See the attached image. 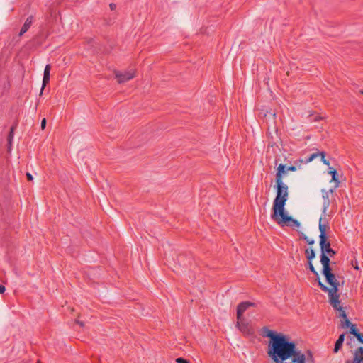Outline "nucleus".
<instances>
[{"label":"nucleus","instance_id":"b1692460","mask_svg":"<svg viewBox=\"0 0 363 363\" xmlns=\"http://www.w3.org/2000/svg\"><path fill=\"white\" fill-rule=\"evenodd\" d=\"M176 362H177V363H189V362L187 360H186L185 359H184L182 357L177 358Z\"/></svg>","mask_w":363,"mask_h":363},{"label":"nucleus","instance_id":"2f4dec72","mask_svg":"<svg viewBox=\"0 0 363 363\" xmlns=\"http://www.w3.org/2000/svg\"><path fill=\"white\" fill-rule=\"evenodd\" d=\"M361 93L363 94V91H362Z\"/></svg>","mask_w":363,"mask_h":363},{"label":"nucleus","instance_id":"f03ea898","mask_svg":"<svg viewBox=\"0 0 363 363\" xmlns=\"http://www.w3.org/2000/svg\"><path fill=\"white\" fill-rule=\"evenodd\" d=\"M323 274L325 277L326 282L331 286L328 288L323 284L320 279H318V286L321 290L325 293H328L329 298V303L333 307L339 306L340 294L339 286L340 283L336 279L335 274L332 272V269L322 272Z\"/></svg>","mask_w":363,"mask_h":363},{"label":"nucleus","instance_id":"c756f323","mask_svg":"<svg viewBox=\"0 0 363 363\" xmlns=\"http://www.w3.org/2000/svg\"><path fill=\"white\" fill-rule=\"evenodd\" d=\"M111 10H114L116 8V5L115 4H110L109 5Z\"/></svg>","mask_w":363,"mask_h":363},{"label":"nucleus","instance_id":"dca6fc26","mask_svg":"<svg viewBox=\"0 0 363 363\" xmlns=\"http://www.w3.org/2000/svg\"><path fill=\"white\" fill-rule=\"evenodd\" d=\"M284 173H286V166L283 164H280L277 167L276 173V182H283L282 178Z\"/></svg>","mask_w":363,"mask_h":363},{"label":"nucleus","instance_id":"6e6552de","mask_svg":"<svg viewBox=\"0 0 363 363\" xmlns=\"http://www.w3.org/2000/svg\"><path fill=\"white\" fill-rule=\"evenodd\" d=\"M335 310L339 311V316L342 318L341 320V325L342 328H347L350 326L351 323L349 320V319L347 317V314L345 311L343 310L342 307L341 306V301H339V306H337L336 307H333Z\"/></svg>","mask_w":363,"mask_h":363},{"label":"nucleus","instance_id":"ddd939ff","mask_svg":"<svg viewBox=\"0 0 363 363\" xmlns=\"http://www.w3.org/2000/svg\"><path fill=\"white\" fill-rule=\"evenodd\" d=\"M50 65H47L44 69L43 84H42L40 93V95L43 94V89H45L47 84H48V82L50 81Z\"/></svg>","mask_w":363,"mask_h":363},{"label":"nucleus","instance_id":"423d86ee","mask_svg":"<svg viewBox=\"0 0 363 363\" xmlns=\"http://www.w3.org/2000/svg\"><path fill=\"white\" fill-rule=\"evenodd\" d=\"M356 337L359 342L363 344V333H359ZM346 363H363V347H360L355 351L352 362L347 361Z\"/></svg>","mask_w":363,"mask_h":363},{"label":"nucleus","instance_id":"7ed1b4c3","mask_svg":"<svg viewBox=\"0 0 363 363\" xmlns=\"http://www.w3.org/2000/svg\"><path fill=\"white\" fill-rule=\"evenodd\" d=\"M277 183V195L273 202V214L272 218L278 216V213H282L284 211V206L288 199V186L284 182Z\"/></svg>","mask_w":363,"mask_h":363},{"label":"nucleus","instance_id":"4be33fe9","mask_svg":"<svg viewBox=\"0 0 363 363\" xmlns=\"http://www.w3.org/2000/svg\"><path fill=\"white\" fill-rule=\"evenodd\" d=\"M308 267L311 272H312L315 276L318 277V273L315 269L311 261H308Z\"/></svg>","mask_w":363,"mask_h":363},{"label":"nucleus","instance_id":"c85d7f7f","mask_svg":"<svg viewBox=\"0 0 363 363\" xmlns=\"http://www.w3.org/2000/svg\"><path fill=\"white\" fill-rule=\"evenodd\" d=\"M5 290H6L5 286L3 285H0V294L4 293Z\"/></svg>","mask_w":363,"mask_h":363},{"label":"nucleus","instance_id":"412c9836","mask_svg":"<svg viewBox=\"0 0 363 363\" xmlns=\"http://www.w3.org/2000/svg\"><path fill=\"white\" fill-rule=\"evenodd\" d=\"M350 333L354 335L355 337L359 333L354 325H350Z\"/></svg>","mask_w":363,"mask_h":363},{"label":"nucleus","instance_id":"39448f33","mask_svg":"<svg viewBox=\"0 0 363 363\" xmlns=\"http://www.w3.org/2000/svg\"><path fill=\"white\" fill-rule=\"evenodd\" d=\"M236 327L244 335H252L254 334L253 328L250 325V324L247 322V320L244 318H240V319H237Z\"/></svg>","mask_w":363,"mask_h":363},{"label":"nucleus","instance_id":"4468645a","mask_svg":"<svg viewBox=\"0 0 363 363\" xmlns=\"http://www.w3.org/2000/svg\"><path fill=\"white\" fill-rule=\"evenodd\" d=\"M330 257L329 255H324V253H321L320 262H321V264L323 265V271L322 272L331 269V267L330 266Z\"/></svg>","mask_w":363,"mask_h":363},{"label":"nucleus","instance_id":"f3484780","mask_svg":"<svg viewBox=\"0 0 363 363\" xmlns=\"http://www.w3.org/2000/svg\"><path fill=\"white\" fill-rule=\"evenodd\" d=\"M323 217L320 218L319 220V230L320 232V235L319 236L320 240L327 239L325 231H326V225L322 223Z\"/></svg>","mask_w":363,"mask_h":363},{"label":"nucleus","instance_id":"f257e3e1","mask_svg":"<svg viewBox=\"0 0 363 363\" xmlns=\"http://www.w3.org/2000/svg\"><path fill=\"white\" fill-rule=\"evenodd\" d=\"M263 330L266 332L264 335L270 339L267 354L274 363H306L308 359L313 358L310 351L306 355L286 335L276 333L266 327Z\"/></svg>","mask_w":363,"mask_h":363},{"label":"nucleus","instance_id":"aec40b11","mask_svg":"<svg viewBox=\"0 0 363 363\" xmlns=\"http://www.w3.org/2000/svg\"><path fill=\"white\" fill-rule=\"evenodd\" d=\"M328 173L330 174H331L332 176V181L335 182H337V183H339V181H338V179H337V171L331 167H329V171H328Z\"/></svg>","mask_w":363,"mask_h":363},{"label":"nucleus","instance_id":"f8f14e48","mask_svg":"<svg viewBox=\"0 0 363 363\" xmlns=\"http://www.w3.org/2000/svg\"><path fill=\"white\" fill-rule=\"evenodd\" d=\"M318 156H321V161L323 162V163L324 164H325L327 166L330 165L329 161L325 159V153L324 152L313 153L308 158L306 159L305 162L306 163H309V162H312Z\"/></svg>","mask_w":363,"mask_h":363},{"label":"nucleus","instance_id":"7c9ffc66","mask_svg":"<svg viewBox=\"0 0 363 363\" xmlns=\"http://www.w3.org/2000/svg\"><path fill=\"white\" fill-rule=\"evenodd\" d=\"M77 323H78L81 326H83V325H84V323H83L82 322L77 321Z\"/></svg>","mask_w":363,"mask_h":363},{"label":"nucleus","instance_id":"9b49d317","mask_svg":"<svg viewBox=\"0 0 363 363\" xmlns=\"http://www.w3.org/2000/svg\"><path fill=\"white\" fill-rule=\"evenodd\" d=\"M322 192H323V199L322 214H323V216L325 217L326 214H327V211L330 206V199H329V192L326 191L325 190H323ZM330 193L333 194V189L330 190Z\"/></svg>","mask_w":363,"mask_h":363},{"label":"nucleus","instance_id":"a878e982","mask_svg":"<svg viewBox=\"0 0 363 363\" xmlns=\"http://www.w3.org/2000/svg\"><path fill=\"white\" fill-rule=\"evenodd\" d=\"M40 126L43 130L45 128V126H46V119L45 118H43L42 120Z\"/></svg>","mask_w":363,"mask_h":363},{"label":"nucleus","instance_id":"5701e85b","mask_svg":"<svg viewBox=\"0 0 363 363\" xmlns=\"http://www.w3.org/2000/svg\"><path fill=\"white\" fill-rule=\"evenodd\" d=\"M13 127H12L11 128V130H10L9 136H8V143H9V144L10 145L11 144V141L13 140Z\"/></svg>","mask_w":363,"mask_h":363},{"label":"nucleus","instance_id":"9d476101","mask_svg":"<svg viewBox=\"0 0 363 363\" xmlns=\"http://www.w3.org/2000/svg\"><path fill=\"white\" fill-rule=\"evenodd\" d=\"M255 303L250 301L241 302L237 307L236 316L237 319H240L242 317V314L247 310L250 306H255Z\"/></svg>","mask_w":363,"mask_h":363},{"label":"nucleus","instance_id":"20e7f679","mask_svg":"<svg viewBox=\"0 0 363 363\" xmlns=\"http://www.w3.org/2000/svg\"><path fill=\"white\" fill-rule=\"evenodd\" d=\"M272 218L281 226L287 225L296 228H298L300 226L299 222L297 220L294 219L292 217L288 216L286 213L285 210L282 211V213H278V216Z\"/></svg>","mask_w":363,"mask_h":363},{"label":"nucleus","instance_id":"6ab92c4d","mask_svg":"<svg viewBox=\"0 0 363 363\" xmlns=\"http://www.w3.org/2000/svg\"><path fill=\"white\" fill-rule=\"evenodd\" d=\"M305 253L308 261H311L315 257V251L312 248H307Z\"/></svg>","mask_w":363,"mask_h":363},{"label":"nucleus","instance_id":"0eeeda50","mask_svg":"<svg viewBox=\"0 0 363 363\" xmlns=\"http://www.w3.org/2000/svg\"><path fill=\"white\" fill-rule=\"evenodd\" d=\"M115 74L118 82L121 84L133 79L135 77V71L130 69L124 72H116Z\"/></svg>","mask_w":363,"mask_h":363},{"label":"nucleus","instance_id":"393cba45","mask_svg":"<svg viewBox=\"0 0 363 363\" xmlns=\"http://www.w3.org/2000/svg\"><path fill=\"white\" fill-rule=\"evenodd\" d=\"M297 168L295 166H289L287 167L286 171H291V172H295L296 171Z\"/></svg>","mask_w":363,"mask_h":363},{"label":"nucleus","instance_id":"cd10ccee","mask_svg":"<svg viewBox=\"0 0 363 363\" xmlns=\"http://www.w3.org/2000/svg\"><path fill=\"white\" fill-rule=\"evenodd\" d=\"M26 177H27V179L29 181H32L33 179V176H32V174L30 173L27 172L26 173Z\"/></svg>","mask_w":363,"mask_h":363},{"label":"nucleus","instance_id":"a211bd4d","mask_svg":"<svg viewBox=\"0 0 363 363\" xmlns=\"http://www.w3.org/2000/svg\"><path fill=\"white\" fill-rule=\"evenodd\" d=\"M344 340H345V335L341 334L335 342V347H334V352L336 353L339 351V350L341 348V347L342 345Z\"/></svg>","mask_w":363,"mask_h":363},{"label":"nucleus","instance_id":"2eb2a0df","mask_svg":"<svg viewBox=\"0 0 363 363\" xmlns=\"http://www.w3.org/2000/svg\"><path fill=\"white\" fill-rule=\"evenodd\" d=\"M33 21V17L32 16H30L28 17L23 23V26L21 27V29L19 32V36H22L24 33H26L28 29L30 28Z\"/></svg>","mask_w":363,"mask_h":363},{"label":"nucleus","instance_id":"1a4fd4ad","mask_svg":"<svg viewBox=\"0 0 363 363\" xmlns=\"http://www.w3.org/2000/svg\"><path fill=\"white\" fill-rule=\"evenodd\" d=\"M320 246L321 253H324V255H328L333 257L336 254L335 251L330 247V243L327 239L320 240Z\"/></svg>","mask_w":363,"mask_h":363},{"label":"nucleus","instance_id":"bb28decb","mask_svg":"<svg viewBox=\"0 0 363 363\" xmlns=\"http://www.w3.org/2000/svg\"><path fill=\"white\" fill-rule=\"evenodd\" d=\"M304 239L308 243V245H313L314 243V240H309L307 237H305Z\"/></svg>","mask_w":363,"mask_h":363}]
</instances>
